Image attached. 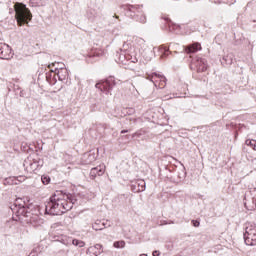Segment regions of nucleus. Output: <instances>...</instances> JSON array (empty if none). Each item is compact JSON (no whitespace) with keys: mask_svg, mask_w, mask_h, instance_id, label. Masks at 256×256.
<instances>
[{"mask_svg":"<svg viewBox=\"0 0 256 256\" xmlns=\"http://www.w3.org/2000/svg\"><path fill=\"white\" fill-rule=\"evenodd\" d=\"M77 201L72 194H67L64 191L57 190L54 195L50 197V200L45 205V213L47 215H63L67 211L73 209Z\"/></svg>","mask_w":256,"mask_h":256,"instance_id":"obj_1","label":"nucleus"},{"mask_svg":"<svg viewBox=\"0 0 256 256\" xmlns=\"http://www.w3.org/2000/svg\"><path fill=\"white\" fill-rule=\"evenodd\" d=\"M10 209L13 213L12 220L13 221H23V217L25 218L26 223H31V225H37L41 221L39 217V209H35L33 204L27 205L24 200H22V204L14 203L10 206Z\"/></svg>","mask_w":256,"mask_h":256,"instance_id":"obj_2","label":"nucleus"},{"mask_svg":"<svg viewBox=\"0 0 256 256\" xmlns=\"http://www.w3.org/2000/svg\"><path fill=\"white\" fill-rule=\"evenodd\" d=\"M15 18L19 27H23V25H29V21L33 19V14H31V10L27 8V5L16 2L14 4Z\"/></svg>","mask_w":256,"mask_h":256,"instance_id":"obj_3","label":"nucleus"},{"mask_svg":"<svg viewBox=\"0 0 256 256\" xmlns=\"http://www.w3.org/2000/svg\"><path fill=\"white\" fill-rule=\"evenodd\" d=\"M121 7L126 11V17H130L139 23H147V16H145V13H143V10H141L143 5L125 4Z\"/></svg>","mask_w":256,"mask_h":256,"instance_id":"obj_4","label":"nucleus"},{"mask_svg":"<svg viewBox=\"0 0 256 256\" xmlns=\"http://www.w3.org/2000/svg\"><path fill=\"white\" fill-rule=\"evenodd\" d=\"M43 159L36 157L33 158V156H29L27 159L24 160V168L28 173H33L34 171H37L40 167H43L44 165Z\"/></svg>","mask_w":256,"mask_h":256,"instance_id":"obj_5","label":"nucleus"},{"mask_svg":"<svg viewBox=\"0 0 256 256\" xmlns=\"http://www.w3.org/2000/svg\"><path fill=\"white\" fill-rule=\"evenodd\" d=\"M244 243L250 247L256 245V226L255 224L248 223L244 232Z\"/></svg>","mask_w":256,"mask_h":256,"instance_id":"obj_6","label":"nucleus"},{"mask_svg":"<svg viewBox=\"0 0 256 256\" xmlns=\"http://www.w3.org/2000/svg\"><path fill=\"white\" fill-rule=\"evenodd\" d=\"M244 207L248 211H255L256 209V188L247 190L243 199Z\"/></svg>","mask_w":256,"mask_h":256,"instance_id":"obj_7","label":"nucleus"},{"mask_svg":"<svg viewBox=\"0 0 256 256\" xmlns=\"http://www.w3.org/2000/svg\"><path fill=\"white\" fill-rule=\"evenodd\" d=\"M115 78L109 77L106 80H101L100 82L96 83V89H99L105 95H111V91H113V87H115Z\"/></svg>","mask_w":256,"mask_h":256,"instance_id":"obj_8","label":"nucleus"},{"mask_svg":"<svg viewBox=\"0 0 256 256\" xmlns=\"http://www.w3.org/2000/svg\"><path fill=\"white\" fill-rule=\"evenodd\" d=\"M190 69L192 71H197L198 73H204V71L207 69V60H205V58L195 56L191 60Z\"/></svg>","mask_w":256,"mask_h":256,"instance_id":"obj_9","label":"nucleus"},{"mask_svg":"<svg viewBox=\"0 0 256 256\" xmlns=\"http://www.w3.org/2000/svg\"><path fill=\"white\" fill-rule=\"evenodd\" d=\"M147 79L154 83V85H157V79H159L158 87L160 89H163L167 85V78L164 75L157 74V72L148 74Z\"/></svg>","mask_w":256,"mask_h":256,"instance_id":"obj_10","label":"nucleus"},{"mask_svg":"<svg viewBox=\"0 0 256 256\" xmlns=\"http://www.w3.org/2000/svg\"><path fill=\"white\" fill-rule=\"evenodd\" d=\"M13 57L12 49L5 43H0V59L9 61Z\"/></svg>","mask_w":256,"mask_h":256,"instance_id":"obj_11","label":"nucleus"},{"mask_svg":"<svg viewBox=\"0 0 256 256\" xmlns=\"http://www.w3.org/2000/svg\"><path fill=\"white\" fill-rule=\"evenodd\" d=\"M162 19L165 21L166 28L170 33H173V31H181V26L173 23V21H171V18L163 16Z\"/></svg>","mask_w":256,"mask_h":256,"instance_id":"obj_12","label":"nucleus"},{"mask_svg":"<svg viewBox=\"0 0 256 256\" xmlns=\"http://www.w3.org/2000/svg\"><path fill=\"white\" fill-rule=\"evenodd\" d=\"M105 174V164H100L91 169L90 171V178L95 179L97 176L102 177Z\"/></svg>","mask_w":256,"mask_h":256,"instance_id":"obj_13","label":"nucleus"},{"mask_svg":"<svg viewBox=\"0 0 256 256\" xmlns=\"http://www.w3.org/2000/svg\"><path fill=\"white\" fill-rule=\"evenodd\" d=\"M97 161V156L95 152H87L82 157V164L83 165H91V163H95Z\"/></svg>","mask_w":256,"mask_h":256,"instance_id":"obj_14","label":"nucleus"},{"mask_svg":"<svg viewBox=\"0 0 256 256\" xmlns=\"http://www.w3.org/2000/svg\"><path fill=\"white\" fill-rule=\"evenodd\" d=\"M146 183L145 180H138L131 185L133 193H143L145 191Z\"/></svg>","mask_w":256,"mask_h":256,"instance_id":"obj_15","label":"nucleus"},{"mask_svg":"<svg viewBox=\"0 0 256 256\" xmlns=\"http://www.w3.org/2000/svg\"><path fill=\"white\" fill-rule=\"evenodd\" d=\"M87 55H88V59H93V60H87L88 63H93V61H95V58L103 57V50L94 48Z\"/></svg>","mask_w":256,"mask_h":256,"instance_id":"obj_16","label":"nucleus"},{"mask_svg":"<svg viewBox=\"0 0 256 256\" xmlns=\"http://www.w3.org/2000/svg\"><path fill=\"white\" fill-rule=\"evenodd\" d=\"M184 51H186V53L188 54L197 53V51H201V44L196 42L188 46H185Z\"/></svg>","mask_w":256,"mask_h":256,"instance_id":"obj_17","label":"nucleus"},{"mask_svg":"<svg viewBox=\"0 0 256 256\" xmlns=\"http://www.w3.org/2000/svg\"><path fill=\"white\" fill-rule=\"evenodd\" d=\"M55 74L59 81H67V78L69 77V71L67 70V68L55 72Z\"/></svg>","mask_w":256,"mask_h":256,"instance_id":"obj_18","label":"nucleus"},{"mask_svg":"<svg viewBox=\"0 0 256 256\" xmlns=\"http://www.w3.org/2000/svg\"><path fill=\"white\" fill-rule=\"evenodd\" d=\"M46 81L49 85H55L57 83V74L53 72V69H51V72L46 73Z\"/></svg>","mask_w":256,"mask_h":256,"instance_id":"obj_19","label":"nucleus"},{"mask_svg":"<svg viewBox=\"0 0 256 256\" xmlns=\"http://www.w3.org/2000/svg\"><path fill=\"white\" fill-rule=\"evenodd\" d=\"M3 185H19V179L15 176L6 178L3 180Z\"/></svg>","mask_w":256,"mask_h":256,"instance_id":"obj_20","label":"nucleus"},{"mask_svg":"<svg viewBox=\"0 0 256 256\" xmlns=\"http://www.w3.org/2000/svg\"><path fill=\"white\" fill-rule=\"evenodd\" d=\"M51 67H54L53 73H57V72L65 69V65L63 64V62L52 63L51 65H49L50 69H51Z\"/></svg>","mask_w":256,"mask_h":256,"instance_id":"obj_21","label":"nucleus"},{"mask_svg":"<svg viewBox=\"0 0 256 256\" xmlns=\"http://www.w3.org/2000/svg\"><path fill=\"white\" fill-rule=\"evenodd\" d=\"M113 247H115V249H123V248H125V241H123V240L115 241L113 243Z\"/></svg>","mask_w":256,"mask_h":256,"instance_id":"obj_22","label":"nucleus"},{"mask_svg":"<svg viewBox=\"0 0 256 256\" xmlns=\"http://www.w3.org/2000/svg\"><path fill=\"white\" fill-rule=\"evenodd\" d=\"M233 36L236 41V45H241V43L243 42V34L238 33V34H233Z\"/></svg>","mask_w":256,"mask_h":256,"instance_id":"obj_23","label":"nucleus"},{"mask_svg":"<svg viewBox=\"0 0 256 256\" xmlns=\"http://www.w3.org/2000/svg\"><path fill=\"white\" fill-rule=\"evenodd\" d=\"M101 223H103L101 220H97L95 224H93L94 231H103V226H101Z\"/></svg>","mask_w":256,"mask_h":256,"instance_id":"obj_24","label":"nucleus"},{"mask_svg":"<svg viewBox=\"0 0 256 256\" xmlns=\"http://www.w3.org/2000/svg\"><path fill=\"white\" fill-rule=\"evenodd\" d=\"M72 245H74L75 247H85V242H83L82 240H78V239H73L72 240Z\"/></svg>","mask_w":256,"mask_h":256,"instance_id":"obj_25","label":"nucleus"},{"mask_svg":"<svg viewBox=\"0 0 256 256\" xmlns=\"http://www.w3.org/2000/svg\"><path fill=\"white\" fill-rule=\"evenodd\" d=\"M246 145L248 146V147H251V149H253V151H256V140H246Z\"/></svg>","mask_w":256,"mask_h":256,"instance_id":"obj_26","label":"nucleus"},{"mask_svg":"<svg viewBox=\"0 0 256 256\" xmlns=\"http://www.w3.org/2000/svg\"><path fill=\"white\" fill-rule=\"evenodd\" d=\"M41 181H42L43 185H49V183H51V177H49L47 175H42Z\"/></svg>","mask_w":256,"mask_h":256,"instance_id":"obj_27","label":"nucleus"},{"mask_svg":"<svg viewBox=\"0 0 256 256\" xmlns=\"http://www.w3.org/2000/svg\"><path fill=\"white\" fill-rule=\"evenodd\" d=\"M94 249H96L98 252H94V255L98 256L101 255V253H103V245L101 244H96L94 246Z\"/></svg>","mask_w":256,"mask_h":256,"instance_id":"obj_28","label":"nucleus"},{"mask_svg":"<svg viewBox=\"0 0 256 256\" xmlns=\"http://www.w3.org/2000/svg\"><path fill=\"white\" fill-rule=\"evenodd\" d=\"M111 225H113V222L109 220H103L101 223V227H103V229H107V227H111Z\"/></svg>","mask_w":256,"mask_h":256,"instance_id":"obj_29","label":"nucleus"},{"mask_svg":"<svg viewBox=\"0 0 256 256\" xmlns=\"http://www.w3.org/2000/svg\"><path fill=\"white\" fill-rule=\"evenodd\" d=\"M223 61H225L226 65H232L233 58L231 56H224Z\"/></svg>","mask_w":256,"mask_h":256,"instance_id":"obj_30","label":"nucleus"},{"mask_svg":"<svg viewBox=\"0 0 256 256\" xmlns=\"http://www.w3.org/2000/svg\"><path fill=\"white\" fill-rule=\"evenodd\" d=\"M143 135H145V131L139 130V131L135 132L134 134H132V138L135 139V137H141Z\"/></svg>","mask_w":256,"mask_h":256,"instance_id":"obj_31","label":"nucleus"},{"mask_svg":"<svg viewBox=\"0 0 256 256\" xmlns=\"http://www.w3.org/2000/svg\"><path fill=\"white\" fill-rule=\"evenodd\" d=\"M169 53H171V51H169V48H163V56L167 57L169 55Z\"/></svg>","mask_w":256,"mask_h":256,"instance_id":"obj_32","label":"nucleus"},{"mask_svg":"<svg viewBox=\"0 0 256 256\" xmlns=\"http://www.w3.org/2000/svg\"><path fill=\"white\" fill-rule=\"evenodd\" d=\"M191 223L193 227H199V225H201V222H199L198 220H192Z\"/></svg>","mask_w":256,"mask_h":256,"instance_id":"obj_33","label":"nucleus"},{"mask_svg":"<svg viewBox=\"0 0 256 256\" xmlns=\"http://www.w3.org/2000/svg\"><path fill=\"white\" fill-rule=\"evenodd\" d=\"M37 255H38L37 249H33V250L30 252V254H29V256H37Z\"/></svg>","mask_w":256,"mask_h":256,"instance_id":"obj_34","label":"nucleus"},{"mask_svg":"<svg viewBox=\"0 0 256 256\" xmlns=\"http://www.w3.org/2000/svg\"><path fill=\"white\" fill-rule=\"evenodd\" d=\"M166 171H169L171 173V171H173V169H175L174 166H166L165 167Z\"/></svg>","mask_w":256,"mask_h":256,"instance_id":"obj_35","label":"nucleus"},{"mask_svg":"<svg viewBox=\"0 0 256 256\" xmlns=\"http://www.w3.org/2000/svg\"><path fill=\"white\" fill-rule=\"evenodd\" d=\"M152 255L153 256H160L161 253L159 251L155 250V251L152 252Z\"/></svg>","mask_w":256,"mask_h":256,"instance_id":"obj_36","label":"nucleus"},{"mask_svg":"<svg viewBox=\"0 0 256 256\" xmlns=\"http://www.w3.org/2000/svg\"><path fill=\"white\" fill-rule=\"evenodd\" d=\"M155 87H159V78H156V85H154Z\"/></svg>","mask_w":256,"mask_h":256,"instance_id":"obj_37","label":"nucleus"},{"mask_svg":"<svg viewBox=\"0 0 256 256\" xmlns=\"http://www.w3.org/2000/svg\"><path fill=\"white\" fill-rule=\"evenodd\" d=\"M125 133H129V130H122V131H121V134H122V135L125 134Z\"/></svg>","mask_w":256,"mask_h":256,"instance_id":"obj_38","label":"nucleus"},{"mask_svg":"<svg viewBox=\"0 0 256 256\" xmlns=\"http://www.w3.org/2000/svg\"><path fill=\"white\" fill-rule=\"evenodd\" d=\"M115 19H119V16L115 15Z\"/></svg>","mask_w":256,"mask_h":256,"instance_id":"obj_39","label":"nucleus"}]
</instances>
